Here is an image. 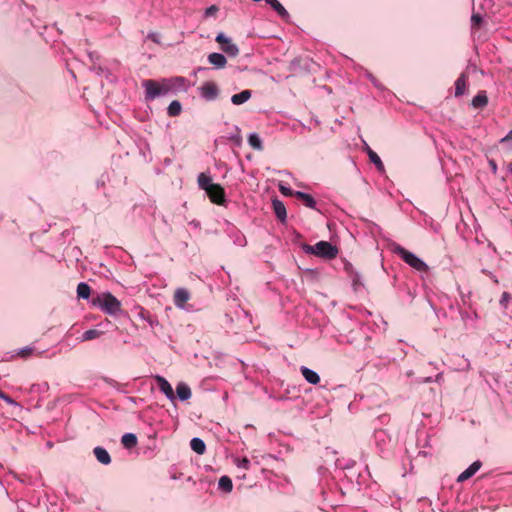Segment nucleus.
I'll use <instances>...</instances> for the list:
<instances>
[{"mask_svg":"<svg viewBox=\"0 0 512 512\" xmlns=\"http://www.w3.org/2000/svg\"><path fill=\"white\" fill-rule=\"evenodd\" d=\"M295 197L297 199L301 200L304 203V205L309 207V208H315V206H316V201L314 200V198L310 194H306L304 192L296 191L295 192Z\"/></svg>","mask_w":512,"mask_h":512,"instance_id":"obj_18","label":"nucleus"},{"mask_svg":"<svg viewBox=\"0 0 512 512\" xmlns=\"http://www.w3.org/2000/svg\"><path fill=\"white\" fill-rule=\"evenodd\" d=\"M490 166H491L493 172L496 173V171H497L496 163L494 161H490Z\"/></svg>","mask_w":512,"mask_h":512,"instance_id":"obj_38","label":"nucleus"},{"mask_svg":"<svg viewBox=\"0 0 512 512\" xmlns=\"http://www.w3.org/2000/svg\"><path fill=\"white\" fill-rule=\"evenodd\" d=\"M508 171L512 174V161L508 164Z\"/></svg>","mask_w":512,"mask_h":512,"instance_id":"obj_39","label":"nucleus"},{"mask_svg":"<svg viewBox=\"0 0 512 512\" xmlns=\"http://www.w3.org/2000/svg\"><path fill=\"white\" fill-rule=\"evenodd\" d=\"M91 303L110 315H117L121 311L120 301L109 292L94 296Z\"/></svg>","mask_w":512,"mask_h":512,"instance_id":"obj_1","label":"nucleus"},{"mask_svg":"<svg viewBox=\"0 0 512 512\" xmlns=\"http://www.w3.org/2000/svg\"><path fill=\"white\" fill-rule=\"evenodd\" d=\"M306 253L325 259H334L338 255V248L327 241H319L315 245H304Z\"/></svg>","mask_w":512,"mask_h":512,"instance_id":"obj_3","label":"nucleus"},{"mask_svg":"<svg viewBox=\"0 0 512 512\" xmlns=\"http://www.w3.org/2000/svg\"><path fill=\"white\" fill-rule=\"evenodd\" d=\"M237 466L239 468L248 470L250 468V460L246 457L242 458L241 460H237Z\"/></svg>","mask_w":512,"mask_h":512,"instance_id":"obj_32","label":"nucleus"},{"mask_svg":"<svg viewBox=\"0 0 512 512\" xmlns=\"http://www.w3.org/2000/svg\"><path fill=\"white\" fill-rule=\"evenodd\" d=\"M273 209H274V212L277 216V218L280 220V221H284L286 219V208H285V205L280 201V200H273Z\"/></svg>","mask_w":512,"mask_h":512,"instance_id":"obj_17","label":"nucleus"},{"mask_svg":"<svg viewBox=\"0 0 512 512\" xmlns=\"http://www.w3.org/2000/svg\"><path fill=\"white\" fill-rule=\"evenodd\" d=\"M248 143H249V145H250L253 149H255V150H257V151H262V150H263V144H262V141H261V139H260L259 135H258V134H256V133H252V134H250V135H249V137H248Z\"/></svg>","mask_w":512,"mask_h":512,"instance_id":"obj_26","label":"nucleus"},{"mask_svg":"<svg viewBox=\"0 0 512 512\" xmlns=\"http://www.w3.org/2000/svg\"><path fill=\"white\" fill-rule=\"evenodd\" d=\"M215 40L220 44L221 50L228 56L236 57L239 54L238 46L230 38L226 37L224 33H219Z\"/></svg>","mask_w":512,"mask_h":512,"instance_id":"obj_5","label":"nucleus"},{"mask_svg":"<svg viewBox=\"0 0 512 512\" xmlns=\"http://www.w3.org/2000/svg\"><path fill=\"white\" fill-rule=\"evenodd\" d=\"M145 88V96L148 100H154L155 98L166 95L173 87L170 80L163 79L160 82L155 80H145L142 83Z\"/></svg>","mask_w":512,"mask_h":512,"instance_id":"obj_2","label":"nucleus"},{"mask_svg":"<svg viewBox=\"0 0 512 512\" xmlns=\"http://www.w3.org/2000/svg\"><path fill=\"white\" fill-rule=\"evenodd\" d=\"M34 352V349L32 347H25V348H22L20 349L18 352H17V356L20 357V358H28L29 356H31Z\"/></svg>","mask_w":512,"mask_h":512,"instance_id":"obj_30","label":"nucleus"},{"mask_svg":"<svg viewBox=\"0 0 512 512\" xmlns=\"http://www.w3.org/2000/svg\"><path fill=\"white\" fill-rule=\"evenodd\" d=\"M393 252L399 255L405 263L417 271L424 272L428 270V266L425 262L402 246L394 245Z\"/></svg>","mask_w":512,"mask_h":512,"instance_id":"obj_4","label":"nucleus"},{"mask_svg":"<svg viewBox=\"0 0 512 512\" xmlns=\"http://www.w3.org/2000/svg\"><path fill=\"white\" fill-rule=\"evenodd\" d=\"M190 447L194 452H196L199 455L204 454L206 451V445L204 441L200 438H193L190 441Z\"/></svg>","mask_w":512,"mask_h":512,"instance_id":"obj_21","label":"nucleus"},{"mask_svg":"<svg viewBox=\"0 0 512 512\" xmlns=\"http://www.w3.org/2000/svg\"><path fill=\"white\" fill-rule=\"evenodd\" d=\"M176 393L180 400L186 401L191 398L192 391L190 387L183 382H180L176 387Z\"/></svg>","mask_w":512,"mask_h":512,"instance_id":"obj_13","label":"nucleus"},{"mask_svg":"<svg viewBox=\"0 0 512 512\" xmlns=\"http://www.w3.org/2000/svg\"><path fill=\"white\" fill-rule=\"evenodd\" d=\"M279 190L280 192L285 195V196H294L295 197V192L296 191H293L291 188L289 187H286L284 185H280L279 186Z\"/></svg>","mask_w":512,"mask_h":512,"instance_id":"obj_33","label":"nucleus"},{"mask_svg":"<svg viewBox=\"0 0 512 512\" xmlns=\"http://www.w3.org/2000/svg\"><path fill=\"white\" fill-rule=\"evenodd\" d=\"M190 292L185 288H177L173 295V302L178 308H184L190 300Z\"/></svg>","mask_w":512,"mask_h":512,"instance_id":"obj_7","label":"nucleus"},{"mask_svg":"<svg viewBox=\"0 0 512 512\" xmlns=\"http://www.w3.org/2000/svg\"><path fill=\"white\" fill-rule=\"evenodd\" d=\"M488 103V98L485 91H480L472 100V105L475 108H484Z\"/></svg>","mask_w":512,"mask_h":512,"instance_id":"obj_19","label":"nucleus"},{"mask_svg":"<svg viewBox=\"0 0 512 512\" xmlns=\"http://www.w3.org/2000/svg\"><path fill=\"white\" fill-rule=\"evenodd\" d=\"M197 181H198V185H199L200 189L204 190L205 192L208 190L210 185L215 184V183H212L211 177L205 173H200Z\"/></svg>","mask_w":512,"mask_h":512,"instance_id":"obj_24","label":"nucleus"},{"mask_svg":"<svg viewBox=\"0 0 512 512\" xmlns=\"http://www.w3.org/2000/svg\"><path fill=\"white\" fill-rule=\"evenodd\" d=\"M181 110H182L181 103L179 101H177V100H174L168 106L167 112H168L169 116L175 117V116H178L181 113Z\"/></svg>","mask_w":512,"mask_h":512,"instance_id":"obj_28","label":"nucleus"},{"mask_svg":"<svg viewBox=\"0 0 512 512\" xmlns=\"http://www.w3.org/2000/svg\"><path fill=\"white\" fill-rule=\"evenodd\" d=\"M0 399H3L4 401H6L9 404H13L14 403V401L11 399V397L8 396L6 393H4L1 390H0Z\"/></svg>","mask_w":512,"mask_h":512,"instance_id":"obj_35","label":"nucleus"},{"mask_svg":"<svg viewBox=\"0 0 512 512\" xmlns=\"http://www.w3.org/2000/svg\"><path fill=\"white\" fill-rule=\"evenodd\" d=\"M301 373H302L303 377L305 378V380L310 384L316 385L320 382L319 375L315 371H313L307 367H301Z\"/></svg>","mask_w":512,"mask_h":512,"instance_id":"obj_14","label":"nucleus"},{"mask_svg":"<svg viewBox=\"0 0 512 512\" xmlns=\"http://www.w3.org/2000/svg\"><path fill=\"white\" fill-rule=\"evenodd\" d=\"M155 380L158 384L159 389L165 394V396L169 400L173 401L175 399V394L171 384L163 376L160 375L155 376Z\"/></svg>","mask_w":512,"mask_h":512,"instance_id":"obj_8","label":"nucleus"},{"mask_svg":"<svg viewBox=\"0 0 512 512\" xmlns=\"http://www.w3.org/2000/svg\"><path fill=\"white\" fill-rule=\"evenodd\" d=\"M511 299V295L507 292H504L502 294V297H501V300H500V303L503 304V303H506L508 302L509 300Z\"/></svg>","mask_w":512,"mask_h":512,"instance_id":"obj_36","label":"nucleus"},{"mask_svg":"<svg viewBox=\"0 0 512 512\" xmlns=\"http://www.w3.org/2000/svg\"><path fill=\"white\" fill-rule=\"evenodd\" d=\"M91 294V288L87 283L81 282L77 286L78 298L88 299Z\"/></svg>","mask_w":512,"mask_h":512,"instance_id":"obj_25","label":"nucleus"},{"mask_svg":"<svg viewBox=\"0 0 512 512\" xmlns=\"http://www.w3.org/2000/svg\"><path fill=\"white\" fill-rule=\"evenodd\" d=\"M201 96L206 100H214L218 96V87L214 82H206L201 87Z\"/></svg>","mask_w":512,"mask_h":512,"instance_id":"obj_9","label":"nucleus"},{"mask_svg":"<svg viewBox=\"0 0 512 512\" xmlns=\"http://www.w3.org/2000/svg\"><path fill=\"white\" fill-rule=\"evenodd\" d=\"M218 11V8L214 5L210 6L209 8L206 9V14L207 15H212L214 14L215 12Z\"/></svg>","mask_w":512,"mask_h":512,"instance_id":"obj_37","label":"nucleus"},{"mask_svg":"<svg viewBox=\"0 0 512 512\" xmlns=\"http://www.w3.org/2000/svg\"><path fill=\"white\" fill-rule=\"evenodd\" d=\"M103 334L102 331L97 329H90L82 334V341H90L100 337Z\"/></svg>","mask_w":512,"mask_h":512,"instance_id":"obj_29","label":"nucleus"},{"mask_svg":"<svg viewBox=\"0 0 512 512\" xmlns=\"http://www.w3.org/2000/svg\"><path fill=\"white\" fill-rule=\"evenodd\" d=\"M218 486L219 488L224 491V492H231L232 489H233V483H232V480L230 477L228 476H222L220 479H219V482H218Z\"/></svg>","mask_w":512,"mask_h":512,"instance_id":"obj_27","label":"nucleus"},{"mask_svg":"<svg viewBox=\"0 0 512 512\" xmlns=\"http://www.w3.org/2000/svg\"><path fill=\"white\" fill-rule=\"evenodd\" d=\"M121 443L125 448L131 449L137 445V437L133 433H126L122 436Z\"/></svg>","mask_w":512,"mask_h":512,"instance_id":"obj_20","label":"nucleus"},{"mask_svg":"<svg viewBox=\"0 0 512 512\" xmlns=\"http://www.w3.org/2000/svg\"><path fill=\"white\" fill-rule=\"evenodd\" d=\"M481 467L480 461L473 462L465 471H463L457 478L458 482H464L472 477Z\"/></svg>","mask_w":512,"mask_h":512,"instance_id":"obj_10","label":"nucleus"},{"mask_svg":"<svg viewBox=\"0 0 512 512\" xmlns=\"http://www.w3.org/2000/svg\"><path fill=\"white\" fill-rule=\"evenodd\" d=\"M500 143L501 144H510V145H512V129L508 132V134L505 137H503L500 140Z\"/></svg>","mask_w":512,"mask_h":512,"instance_id":"obj_34","label":"nucleus"},{"mask_svg":"<svg viewBox=\"0 0 512 512\" xmlns=\"http://www.w3.org/2000/svg\"><path fill=\"white\" fill-rule=\"evenodd\" d=\"M208 61L210 64L214 65L216 68H224L227 64V60L223 54L220 53H211L208 56Z\"/></svg>","mask_w":512,"mask_h":512,"instance_id":"obj_12","label":"nucleus"},{"mask_svg":"<svg viewBox=\"0 0 512 512\" xmlns=\"http://www.w3.org/2000/svg\"><path fill=\"white\" fill-rule=\"evenodd\" d=\"M93 453L96 457V459L103 465H108L111 463V457L106 449L103 447H95L93 450Z\"/></svg>","mask_w":512,"mask_h":512,"instance_id":"obj_11","label":"nucleus"},{"mask_svg":"<svg viewBox=\"0 0 512 512\" xmlns=\"http://www.w3.org/2000/svg\"><path fill=\"white\" fill-rule=\"evenodd\" d=\"M251 98V91L250 90H243L242 92L238 94H234L231 97V101L234 105H241L248 101Z\"/></svg>","mask_w":512,"mask_h":512,"instance_id":"obj_16","label":"nucleus"},{"mask_svg":"<svg viewBox=\"0 0 512 512\" xmlns=\"http://www.w3.org/2000/svg\"><path fill=\"white\" fill-rule=\"evenodd\" d=\"M467 77L462 73L455 82V95L461 96L465 92Z\"/></svg>","mask_w":512,"mask_h":512,"instance_id":"obj_23","label":"nucleus"},{"mask_svg":"<svg viewBox=\"0 0 512 512\" xmlns=\"http://www.w3.org/2000/svg\"><path fill=\"white\" fill-rule=\"evenodd\" d=\"M206 194L210 201L216 205H224L226 202L225 190L220 184L210 185Z\"/></svg>","mask_w":512,"mask_h":512,"instance_id":"obj_6","label":"nucleus"},{"mask_svg":"<svg viewBox=\"0 0 512 512\" xmlns=\"http://www.w3.org/2000/svg\"><path fill=\"white\" fill-rule=\"evenodd\" d=\"M365 150L368 154L370 161L373 164H375L378 171L384 172V164H383L382 160L380 159V157L378 156V154L375 151H373L368 145H366Z\"/></svg>","mask_w":512,"mask_h":512,"instance_id":"obj_15","label":"nucleus"},{"mask_svg":"<svg viewBox=\"0 0 512 512\" xmlns=\"http://www.w3.org/2000/svg\"><path fill=\"white\" fill-rule=\"evenodd\" d=\"M482 23V17L480 14H473L471 17L472 29H478Z\"/></svg>","mask_w":512,"mask_h":512,"instance_id":"obj_31","label":"nucleus"},{"mask_svg":"<svg viewBox=\"0 0 512 512\" xmlns=\"http://www.w3.org/2000/svg\"><path fill=\"white\" fill-rule=\"evenodd\" d=\"M266 3L269 4L283 19L289 16L287 10L281 5V3L278 0H266Z\"/></svg>","mask_w":512,"mask_h":512,"instance_id":"obj_22","label":"nucleus"}]
</instances>
